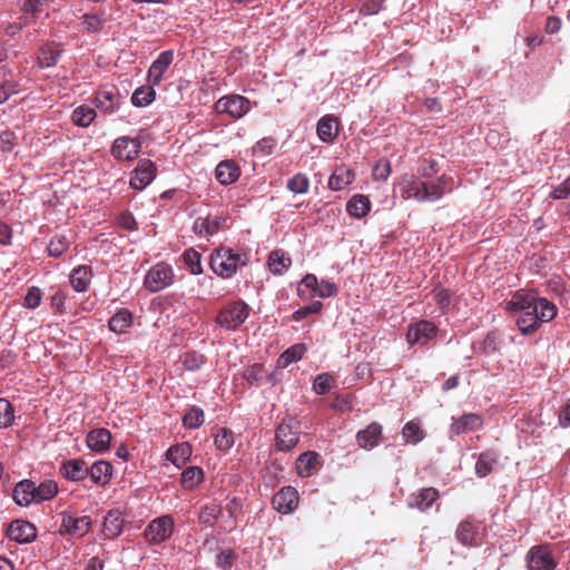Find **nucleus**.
Returning <instances> with one entry per match:
<instances>
[{"mask_svg": "<svg viewBox=\"0 0 570 570\" xmlns=\"http://www.w3.org/2000/svg\"><path fill=\"white\" fill-rule=\"evenodd\" d=\"M277 446L281 451H287L294 448L298 442V433L296 430H275Z\"/></svg>", "mask_w": 570, "mask_h": 570, "instance_id": "nucleus-41", "label": "nucleus"}, {"mask_svg": "<svg viewBox=\"0 0 570 570\" xmlns=\"http://www.w3.org/2000/svg\"><path fill=\"white\" fill-rule=\"evenodd\" d=\"M250 307L243 301H235L224 306L216 316V323L225 331H236L245 323Z\"/></svg>", "mask_w": 570, "mask_h": 570, "instance_id": "nucleus-4", "label": "nucleus"}, {"mask_svg": "<svg viewBox=\"0 0 570 570\" xmlns=\"http://www.w3.org/2000/svg\"><path fill=\"white\" fill-rule=\"evenodd\" d=\"M58 484L52 480H45L36 484V499L37 503L53 499L58 493Z\"/></svg>", "mask_w": 570, "mask_h": 570, "instance_id": "nucleus-39", "label": "nucleus"}, {"mask_svg": "<svg viewBox=\"0 0 570 570\" xmlns=\"http://www.w3.org/2000/svg\"><path fill=\"white\" fill-rule=\"evenodd\" d=\"M175 531L173 515L163 514L153 519L144 530V538L149 544H161L169 540Z\"/></svg>", "mask_w": 570, "mask_h": 570, "instance_id": "nucleus-6", "label": "nucleus"}, {"mask_svg": "<svg viewBox=\"0 0 570 570\" xmlns=\"http://www.w3.org/2000/svg\"><path fill=\"white\" fill-rule=\"evenodd\" d=\"M439 170L438 161L435 159H425L417 169L421 178L429 179Z\"/></svg>", "mask_w": 570, "mask_h": 570, "instance_id": "nucleus-62", "label": "nucleus"}, {"mask_svg": "<svg viewBox=\"0 0 570 570\" xmlns=\"http://www.w3.org/2000/svg\"><path fill=\"white\" fill-rule=\"evenodd\" d=\"M436 332L438 328L433 323L429 321H420L409 327L406 340L410 345H425L429 341L435 337Z\"/></svg>", "mask_w": 570, "mask_h": 570, "instance_id": "nucleus-13", "label": "nucleus"}, {"mask_svg": "<svg viewBox=\"0 0 570 570\" xmlns=\"http://www.w3.org/2000/svg\"><path fill=\"white\" fill-rule=\"evenodd\" d=\"M322 307H323V304L320 301H313L309 305L296 309L292 314V318L295 322L303 321L307 316L318 313L322 309Z\"/></svg>", "mask_w": 570, "mask_h": 570, "instance_id": "nucleus-56", "label": "nucleus"}, {"mask_svg": "<svg viewBox=\"0 0 570 570\" xmlns=\"http://www.w3.org/2000/svg\"><path fill=\"white\" fill-rule=\"evenodd\" d=\"M249 262V256L244 249H234L226 246L216 248L209 259V266L218 277L232 278L238 269L245 267Z\"/></svg>", "mask_w": 570, "mask_h": 570, "instance_id": "nucleus-2", "label": "nucleus"}, {"mask_svg": "<svg viewBox=\"0 0 570 570\" xmlns=\"http://www.w3.org/2000/svg\"><path fill=\"white\" fill-rule=\"evenodd\" d=\"M550 198L554 200L566 199L570 197V177L554 186L550 193Z\"/></svg>", "mask_w": 570, "mask_h": 570, "instance_id": "nucleus-61", "label": "nucleus"}, {"mask_svg": "<svg viewBox=\"0 0 570 570\" xmlns=\"http://www.w3.org/2000/svg\"><path fill=\"white\" fill-rule=\"evenodd\" d=\"M204 480V472L198 466H188L181 472V487L185 490L195 489Z\"/></svg>", "mask_w": 570, "mask_h": 570, "instance_id": "nucleus-36", "label": "nucleus"}, {"mask_svg": "<svg viewBox=\"0 0 570 570\" xmlns=\"http://www.w3.org/2000/svg\"><path fill=\"white\" fill-rule=\"evenodd\" d=\"M338 292H340V287L334 282H331L328 279L318 281V287L316 291V295L320 298L334 297L338 294Z\"/></svg>", "mask_w": 570, "mask_h": 570, "instance_id": "nucleus-54", "label": "nucleus"}, {"mask_svg": "<svg viewBox=\"0 0 570 570\" xmlns=\"http://www.w3.org/2000/svg\"><path fill=\"white\" fill-rule=\"evenodd\" d=\"M17 136L10 130L0 132V149L2 151H11L12 148L17 145Z\"/></svg>", "mask_w": 570, "mask_h": 570, "instance_id": "nucleus-63", "label": "nucleus"}, {"mask_svg": "<svg viewBox=\"0 0 570 570\" xmlns=\"http://www.w3.org/2000/svg\"><path fill=\"white\" fill-rule=\"evenodd\" d=\"M91 279L92 269L88 265H80L73 268L69 276L71 287L78 293L86 292L91 284Z\"/></svg>", "mask_w": 570, "mask_h": 570, "instance_id": "nucleus-23", "label": "nucleus"}, {"mask_svg": "<svg viewBox=\"0 0 570 570\" xmlns=\"http://www.w3.org/2000/svg\"><path fill=\"white\" fill-rule=\"evenodd\" d=\"M391 164L387 159H380L372 169L374 180L385 181L391 175Z\"/></svg>", "mask_w": 570, "mask_h": 570, "instance_id": "nucleus-57", "label": "nucleus"}, {"mask_svg": "<svg viewBox=\"0 0 570 570\" xmlns=\"http://www.w3.org/2000/svg\"><path fill=\"white\" fill-rule=\"evenodd\" d=\"M157 167L149 159L138 161L129 180V185L135 190H142L156 178Z\"/></svg>", "mask_w": 570, "mask_h": 570, "instance_id": "nucleus-9", "label": "nucleus"}, {"mask_svg": "<svg viewBox=\"0 0 570 570\" xmlns=\"http://www.w3.org/2000/svg\"><path fill=\"white\" fill-rule=\"evenodd\" d=\"M140 147L138 139L119 137L112 144L111 154L117 159L132 160L138 156Z\"/></svg>", "mask_w": 570, "mask_h": 570, "instance_id": "nucleus-16", "label": "nucleus"}, {"mask_svg": "<svg viewBox=\"0 0 570 570\" xmlns=\"http://www.w3.org/2000/svg\"><path fill=\"white\" fill-rule=\"evenodd\" d=\"M35 491L36 482L28 479L21 480L13 488L12 499L20 507H29L32 503H37Z\"/></svg>", "mask_w": 570, "mask_h": 570, "instance_id": "nucleus-19", "label": "nucleus"}, {"mask_svg": "<svg viewBox=\"0 0 570 570\" xmlns=\"http://www.w3.org/2000/svg\"><path fill=\"white\" fill-rule=\"evenodd\" d=\"M266 376L265 368L262 364H253L244 370L243 377L249 383H259Z\"/></svg>", "mask_w": 570, "mask_h": 570, "instance_id": "nucleus-52", "label": "nucleus"}, {"mask_svg": "<svg viewBox=\"0 0 570 570\" xmlns=\"http://www.w3.org/2000/svg\"><path fill=\"white\" fill-rule=\"evenodd\" d=\"M184 428H200L205 422L204 411L196 405L190 406L183 415Z\"/></svg>", "mask_w": 570, "mask_h": 570, "instance_id": "nucleus-42", "label": "nucleus"}, {"mask_svg": "<svg viewBox=\"0 0 570 570\" xmlns=\"http://www.w3.org/2000/svg\"><path fill=\"white\" fill-rule=\"evenodd\" d=\"M334 384V379L328 373L318 374L313 382V390L320 395L328 393Z\"/></svg>", "mask_w": 570, "mask_h": 570, "instance_id": "nucleus-50", "label": "nucleus"}, {"mask_svg": "<svg viewBox=\"0 0 570 570\" xmlns=\"http://www.w3.org/2000/svg\"><path fill=\"white\" fill-rule=\"evenodd\" d=\"M306 351V347L304 344H295L291 347H288L281 356V360L285 366L289 365L293 362L299 361L304 353Z\"/></svg>", "mask_w": 570, "mask_h": 570, "instance_id": "nucleus-53", "label": "nucleus"}, {"mask_svg": "<svg viewBox=\"0 0 570 570\" xmlns=\"http://www.w3.org/2000/svg\"><path fill=\"white\" fill-rule=\"evenodd\" d=\"M372 207L370 198L362 194L353 195L346 203V212L354 218L365 217Z\"/></svg>", "mask_w": 570, "mask_h": 570, "instance_id": "nucleus-26", "label": "nucleus"}, {"mask_svg": "<svg viewBox=\"0 0 570 570\" xmlns=\"http://www.w3.org/2000/svg\"><path fill=\"white\" fill-rule=\"evenodd\" d=\"M95 118V109L85 105L77 107L71 115L72 122L79 127H88Z\"/></svg>", "mask_w": 570, "mask_h": 570, "instance_id": "nucleus-40", "label": "nucleus"}, {"mask_svg": "<svg viewBox=\"0 0 570 570\" xmlns=\"http://www.w3.org/2000/svg\"><path fill=\"white\" fill-rule=\"evenodd\" d=\"M495 455L492 452H483L475 462V473L479 478H484L491 473L495 464Z\"/></svg>", "mask_w": 570, "mask_h": 570, "instance_id": "nucleus-43", "label": "nucleus"}, {"mask_svg": "<svg viewBox=\"0 0 570 570\" xmlns=\"http://www.w3.org/2000/svg\"><path fill=\"white\" fill-rule=\"evenodd\" d=\"M383 7L382 0H366L360 7V13L362 16H373L376 14Z\"/></svg>", "mask_w": 570, "mask_h": 570, "instance_id": "nucleus-64", "label": "nucleus"}, {"mask_svg": "<svg viewBox=\"0 0 570 570\" xmlns=\"http://www.w3.org/2000/svg\"><path fill=\"white\" fill-rule=\"evenodd\" d=\"M175 279V272L171 265L159 262L151 266L145 275L144 287L149 293H158L170 285Z\"/></svg>", "mask_w": 570, "mask_h": 570, "instance_id": "nucleus-5", "label": "nucleus"}, {"mask_svg": "<svg viewBox=\"0 0 570 570\" xmlns=\"http://www.w3.org/2000/svg\"><path fill=\"white\" fill-rule=\"evenodd\" d=\"M61 528L65 532L81 538L89 532L91 518L89 515H77L71 512H63Z\"/></svg>", "mask_w": 570, "mask_h": 570, "instance_id": "nucleus-11", "label": "nucleus"}, {"mask_svg": "<svg viewBox=\"0 0 570 570\" xmlns=\"http://www.w3.org/2000/svg\"><path fill=\"white\" fill-rule=\"evenodd\" d=\"M355 179L353 170L345 166L337 167L328 178V187L333 191H340Z\"/></svg>", "mask_w": 570, "mask_h": 570, "instance_id": "nucleus-28", "label": "nucleus"}, {"mask_svg": "<svg viewBox=\"0 0 570 570\" xmlns=\"http://www.w3.org/2000/svg\"><path fill=\"white\" fill-rule=\"evenodd\" d=\"M400 186L403 199H414L419 203H435L444 194L452 191L453 178L448 175H441L436 180H429L406 174L402 177Z\"/></svg>", "mask_w": 570, "mask_h": 570, "instance_id": "nucleus-1", "label": "nucleus"}, {"mask_svg": "<svg viewBox=\"0 0 570 570\" xmlns=\"http://www.w3.org/2000/svg\"><path fill=\"white\" fill-rule=\"evenodd\" d=\"M309 185L308 177L303 173H298L287 180L286 188L294 194H306Z\"/></svg>", "mask_w": 570, "mask_h": 570, "instance_id": "nucleus-46", "label": "nucleus"}, {"mask_svg": "<svg viewBox=\"0 0 570 570\" xmlns=\"http://www.w3.org/2000/svg\"><path fill=\"white\" fill-rule=\"evenodd\" d=\"M234 444V436L232 430H219L215 435V445L220 451L228 450Z\"/></svg>", "mask_w": 570, "mask_h": 570, "instance_id": "nucleus-58", "label": "nucleus"}, {"mask_svg": "<svg viewBox=\"0 0 570 570\" xmlns=\"http://www.w3.org/2000/svg\"><path fill=\"white\" fill-rule=\"evenodd\" d=\"M216 179L222 185H230L240 176L239 166L232 159L222 160L215 169Z\"/></svg>", "mask_w": 570, "mask_h": 570, "instance_id": "nucleus-22", "label": "nucleus"}, {"mask_svg": "<svg viewBox=\"0 0 570 570\" xmlns=\"http://www.w3.org/2000/svg\"><path fill=\"white\" fill-rule=\"evenodd\" d=\"M220 509L215 505H205L202 508L199 513V522L206 525H213V523L219 518Z\"/></svg>", "mask_w": 570, "mask_h": 570, "instance_id": "nucleus-55", "label": "nucleus"}, {"mask_svg": "<svg viewBox=\"0 0 570 570\" xmlns=\"http://www.w3.org/2000/svg\"><path fill=\"white\" fill-rule=\"evenodd\" d=\"M124 522L122 513L119 510H110L104 519L102 533L105 538H117L122 532Z\"/></svg>", "mask_w": 570, "mask_h": 570, "instance_id": "nucleus-24", "label": "nucleus"}, {"mask_svg": "<svg viewBox=\"0 0 570 570\" xmlns=\"http://www.w3.org/2000/svg\"><path fill=\"white\" fill-rule=\"evenodd\" d=\"M223 222L224 218L220 216L208 215L206 217H198L194 222V232L199 236H213L220 229Z\"/></svg>", "mask_w": 570, "mask_h": 570, "instance_id": "nucleus-25", "label": "nucleus"}, {"mask_svg": "<svg viewBox=\"0 0 570 570\" xmlns=\"http://www.w3.org/2000/svg\"><path fill=\"white\" fill-rule=\"evenodd\" d=\"M215 110L239 119L250 110V101L240 95L224 96L216 101Z\"/></svg>", "mask_w": 570, "mask_h": 570, "instance_id": "nucleus-8", "label": "nucleus"}, {"mask_svg": "<svg viewBox=\"0 0 570 570\" xmlns=\"http://www.w3.org/2000/svg\"><path fill=\"white\" fill-rule=\"evenodd\" d=\"M95 106L104 114H114L120 106V95L115 88H101L96 92Z\"/></svg>", "mask_w": 570, "mask_h": 570, "instance_id": "nucleus-18", "label": "nucleus"}, {"mask_svg": "<svg viewBox=\"0 0 570 570\" xmlns=\"http://www.w3.org/2000/svg\"><path fill=\"white\" fill-rule=\"evenodd\" d=\"M7 537L19 544L30 543L37 538V529L33 523L16 519L7 528Z\"/></svg>", "mask_w": 570, "mask_h": 570, "instance_id": "nucleus-10", "label": "nucleus"}, {"mask_svg": "<svg viewBox=\"0 0 570 570\" xmlns=\"http://www.w3.org/2000/svg\"><path fill=\"white\" fill-rule=\"evenodd\" d=\"M82 27L88 32H99L105 24V18L102 14H91V13H85L82 16Z\"/></svg>", "mask_w": 570, "mask_h": 570, "instance_id": "nucleus-51", "label": "nucleus"}, {"mask_svg": "<svg viewBox=\"0 0 570 570\" xmlns=\"http://www.w3.org/2000/svg\"><path fill=\"white\" fill-rule=\"evenodd\" d=\"M272 503L279 513H291L298 505V492L293 487H284L273 497Z\"/></svg>", "mask_w": 570, "mask_h": 570, "instance_id": "nucleus-15", "label": "nucleus"}, {"mask_svg": "<svg viewBox=\"0 0 570 570\" xmlns=\"http://www.w3.org/2000/svg\"><path fill=\"white\" fill-rule=\"evenodd\" d=\"M180 360L187 371H197L205 363V356L195 351L184 353Z\"/></svg>", "mask_w": 570, "mask_h": 570, "instance_id": "nucleus-47", "label": "nucleus"}, {"mask_svg": "<svg viewBox=\"0 0 570 570\" xmlns=\"http://www.w3.org/2000/svg\"><path fill=\"white\" fill-rule=\"evenodd\" d=\"M86 440L88 448L92 451H106L111 441L110 430H89Z\"/></svg>", "mask_w": 570, "mask_h": 570, "instance_id": "nucleus-30", "label": "nucleus"}, {"mask_svg": "<svg viewBox=\"0 0 570 570\" xmlns=\"http://www.w3.org/2000/svg\"><path fill=\"white\" fill-rule=\"evenodd\" d=\"M438 498L439 492L436 489L423 488L417 493H414L410 497L407 505L424 512L432 507Z\"/></svg>", "mask_w": 570, "mask_h": 570, "instance_id": "nucleus-21", "label": "nucleus"}, {"mask_svg": "<svg viewBox=\"0 0 570 570\" xmlns=\"http://www.w3.org/2000/svg\"><path fill=\"white\" fill-rule=\"evenodd\" d=\"M539 308L520 312L517 318V326L524 335H530L538 331L541 323L550 322L557 316V306L547 298H539Z\"/></svg>", "mask_w": 570, "mask_h": 570, "instance_id": "nucleus-3", "label": "nucleus"}, {"mask_svg": "<svg viewBox=\"0 0 570 570\" xmlns=\"http://www.w3.org/2000/svg\"><path fill=\"white\" fill-rule=\"evenodd\" d=\"M481 523L471 519L463 520L459 523L455 537L460 543L466 547L481 544Z\"/></svg>", "mask_w": 570, "mask_h": 570, "instance_id": "nucleus-12", "label": "nucleus"}, {"mask_svg": "<svg viewBox=\"0 0 570 570\" xmlns=\"http://www.w3.org/2000/svg\"><path fill=\"white\" fill-rule=\"evenodd\" d=\"M174 61V51L165 50L160 52L148 69L147 81L151 86H158L163 81L165 72Z\"/></svg>", "mask_w": 570, "mask_h": 570, "instance_id": "nucleus-14", "label": "nucleus"}, {"mask_svg": "<svg viewBox=\"0 0 570 570\" xmlns=\"http://www.w3.org/2000/svg\"><path fill=\"white\" fill-rule=\"evenodd\" d=\"M13 421L14 410L12 404L6 399H0V428H10Z\"/></svg>", "mask_w": 570, "mask_h": 570, "instance_id": "nucleus-48", "label": "nucleus"}, {"mask_svg": "<svg viewBox=\"0 0 570 570\" xmlns=\"http://www.w3.org/2000/svg\"><path fill=\"white\" fill-rule=\"evenodd\" d=\"M70 245L71 240L69 237L62 234H57L50 239L48 244V255L56 258L60 257L68 250Z\"/></svg>", "mask_w": 570, "mask_h": 570, "instance_id": "nucleus-38", "label": "nucleus"}, {"mask_svg": "<svg viewBox=\"0 0 570 570\" xmlns=\"http://www.w3.org/2000/svg\"><path fill=\"white\" fill-rule=\"evenodd\" d=\"M88 476L92 483L105 485L112 475V465L107 461H97L88 468Z\"/></svg>", "mask_w": 570, "mask_h": 570, "instance_id": "nucleus-29", "label": "nucleus"}, {"mask_svg": "<svg viewBox=\"0 0 570 570\" xmlns=\"http://www.w3.org/2000/svg\"><path fill=\"white\" fill-rule=\"evenodd\" d=\"M433 299L442 312H445L451 304L450 293L442 287H435L432 292Z\"/></svg>", "mask_w": 570, "mask_h": 570, "instance_id": "nucleus-59", "label": "nucleus"}, {"mask_svg": "<svg viewBox=\"0 0 570 570\" xmlns=\"http://www.w3.org/2000/svg\"><path fill=\"white\" fill-rule=\"evenodd\" d=\"M191 454V448L188 443H180L170 446L166 451V459L170 461L174 465L180 466L184 464Z\"/></svg>", "mask_w": 570, "mask_h": 570, "instance_id": "nucleus-33", "label": "nucleus"}, {"mask_svg": "<svg viewBox=\"0 0 570 570\" xmlns=\"http://www.w3.org/2000/svg\"><path fill=\"white\" fill-rule=\"evenodd\" d=\"M528 570H554L558 561L550 544H538L529 549L525 554Z\"/></svg>", "mask_w": 570, "mask_h": 570, "instance_id": "nucleus-7", "label": "nucleus"}, {"mask_svg": "<svg viewBox=\"0 0 570 570\" xmlns=\"http://www.w3.org/2000/svg\"><path fill=\"white\" fill-rule=\"evenodd\" d=\"M184 263L193 275L203 274L202 255L194 248H188L183 254Z\"/></svg>", "mask_w": 570, "mask_h": 570, "instance_id": "nucleus-45", "label": "nucleus"}, {"mask_svg": "<svg viewBox=\"0 0 570 570\" xmlns=\"http://www.w3.org/2000/svg\"><path fill=\"white\" fill-rule=\"evenodd\" d=\"M132 325V313L127 308H119L108 321L111 332L121 334Z\"/></svg>", "mask_w": 570, "mask_h": 570, "instance_id": "nucleus-31", "label": "nucleus"}, {"mask_svg": "<svg viewBox=\"0 0 570 570\" xmlns=\"http://www.w3.org/2000/svg\"><path fill=\"white\" fill-rule=\"evenodd\" d=\"M382 430H358L356 441L360 448L372 450L381 442Z\"/></svg>", "mask_w": 570, "mask_h": 570, "instance_id": "nucleus-37", "label": "nucleus"}, {"mask_svg": "<svg viewBox=\"0 0 570 570\" xmlns=\"http://www.w3.org/2000/svg\"><path fill=\"white\" fill-rule=\"evenodd\" d=\"M318 138L324 142L333 141L337 134V125L333 116H324L322 117L316 127Z\"/></svg>", "mask_w": 570, "mask_h": 570, "instance_id": "nucleus-32", "label": "nucleus"}, {"mask_svg": "<svg viewBox=\"0 0 570 570\" xmlns=\"http://www.w3.org/2000/svg\"><path fill=\"white\" fill-rule=\"evenodd\" d=\"M61 56V50L53 46L47 45L41 49L39 56V63L41 68H49L57 63L58 59Z\"/></svg>", "mask_w": 570, "mask_h": 570, "instance_id": "nucleus-44", "label": "nucleus"}, {"mask_svg": "<svg viewBox=\"0 0 570 570\" xmlns=\"http://www.w3.org/2000/svg\"><path fill=\"white\" fill-rule=\"evenodd\" d=\"M539 298L533 294L520 289L517 291L512 298L507 303V309L510 312H525L534 308H539Z\"/></svg>", "mask_w": 570, "mask_h": 570, "instance_id": "nucleus-20", "label": "nucleus"}, {"mask_svg": "<svg viewBox=\"0 0 570 570\" xmlns=\"http://www.w3.org/2000/svg\"><path fill=\"white\" fill-rule=\"evenodd\" d=\"M42 301V291L38 286H31L28 288L22 306L28 309H35L40 306Z\"/></svg>", "mask_w": 570, "mask_h": 570, "instance_id": "nucleus-49", "label": "nucleus"}, {"mask_svg": "<svg viewBox=\"0 0 570 570\" xmlns=\"http://www.w3.org/2000/svg\"><path fill=\"white\" fill-rule=\"evenodd\" d=\"M267 265L274 275H283L292 265V258L283 249H274L268 255Z\"/></svg>", "mask_w": 570, "mask_h": 570, "instance_id": "nucleus-27", "label": "nucleus"}, {"mask_svg": "<svg viewBox=\"0 0 570 570\" xmlns=\"http://www.w3.org/2000/svg\"><path fill=\"white\" fill-rule=\"evenodd\" d=\"M156 86H141L138 87L131 95V102L136 107H147L149 106L156 98Z\"/></svg>", "mask_w": 570, "mask_h": 570, "instance_id": "nucleus-35", "label": "nucleus"}, {"mask_svg": "<svg viewBox=\"0 0 570 570\" xmlns=\"http://www.w3.org/2000/svg\"><path fill=\"white\" fill-rule=\"evenodd\" d=\"M61 475L70 482H80L88 478V466L81 459L65 460L59 469Z\"/></svg>", "mask_w": 570, "mask_h": 570, "instance_id": "nucleus-17", "label": "nucleus"}, {"mask_svg": "<svg viewBox=\"0 0 570 570\" xmlns=\"http://www.w3.org/2000/svg\"><path fill=\"white\" fill-rule=\"evenodd\" d=\"M318 279L314 274H306L297 285V295L302 299H312L316 295Z\"/></svg>", "mask_w": 570, "mask_h": 570, "instance_id": "nucleus-34", "label": "nucleus"}, {"mask_svg": "<svg viewBox=\"0 0 570 570\" xmlns=\"http://www.w3.org/2000/svg\"><path fill=\"white\" fill-rule=\"evenodd\" d=\"M18 85L13 80H0V105L18 92Z\"/></svg>", "mask_w": 570, "mask_h": 570, "instance_id": "nucleus-60", "label": "nucleus"}]
</instances>
